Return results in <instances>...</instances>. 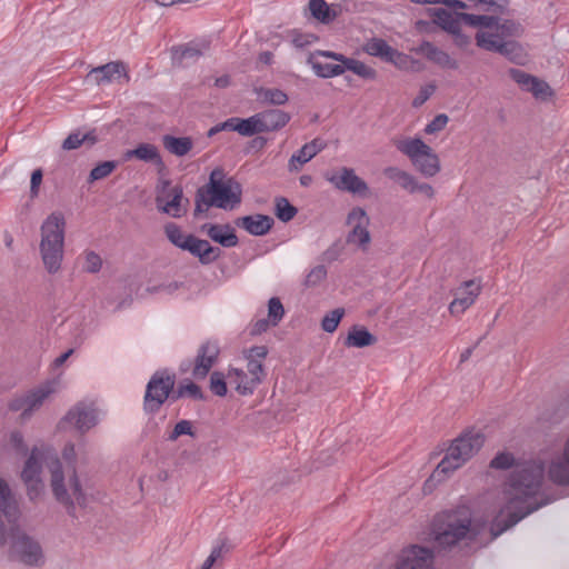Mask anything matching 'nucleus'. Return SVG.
<instances>
[{
  "instance_id": "f257e3e1",
  "label": "nucleus",
  "mask_w": 569,
  "mask_h": 569,
  "mask_svg": "<svg viewBox=\"0 0 569 569\" xmlns=\"http://www.w3.org/2000/svg\"><path fill=\"white\" fill-rule=\"evenodd\" d=\"M545 466L541 461L517 465L503 493L506 503L492 523L485 517H475L468 506H457L437 513L431 526L435 542L441 548L485 546L518 523L541 505L532 499L541 489Z\"/></svg>"
},
{
  "instance_id": "58836bf2",
  "label": "nucleus",
  "mask_w": 569,
  "mask_h": 569,
  "mask_svg": "<svg viewBox=\"0 0 569 569\" xmlns=\"http://www.w3.org/2000/svg\"><path fill=\"white\" fill-rule=\"evenodd\" d=\"M495 27V32H486L487 36H498L499 39L506 40L508 37H518L522 32V28L519 23L513 20H503L499 23V19L497 18V24Z\"/></svg>"
},
{
  "instance_id": "864d4df0",
  "label": "nucleus",
  "mask_w": 569,
  "mask_h": 569,
  "mask_svg": "<svg viewBox=\"0 0 569 569\" xmlns=\"http://www.w3.org/2000/svg\"><path fill=\"white\" fill-rule=\"evenodd\" d=\"M284 316V308L279 298L273 297L268 302V318L272 326H277Z\"/></svg>"
},
{
  "instance_id": "e2e57ef3",
  "label": "nucleus",
  "mask_w": 569,
  "mask_h": 569,
  "mask_svg": "<svg viewBox=\"0 0 569 569\" xmlns=\"http://www.w3.org/2000/svg\"><path fill=\"white\" fill-rule=\"evenodd\" d=\"M436 91V86L433 83H428L419 90L418 96L413 99L412 106L418 108L422 106Z\"/></svg>"
},
{
  "instance_id": "338daca9",
  "label": "nucleus",
  "mask_w": 569,
  "mask_h": 569,
  "mask_svg": "<svg viewBox=\"0 0 569 569\" xmlns=\"http://www.w3.org/2000/svg\"><path fill=\"white\" fill-rule=\"evenodd\" d=\"M270 326H272V325H271V321L269 318L259 319L254 323H252L251 329H250V335H252V336L261 335L262 332H266Z\"/></svg>"
},
{
  "instance_id": "c9c22d12",
  "label": "nucleus",
  "mask_w": 569,
  "mask_h": 569,
  "mask_svg": "<svg viewBox=\"0 0 569 569\" xmlns=\"http://www.w3.org/2000/svg\"><path fill=\"white\" fill-rule=\"evenodd\" d=\"M383 174L386 178H388L390 181L397 183L399 187H401L407 192H409V190L413 183V180L416 178L413 174H411L398 167H393V166L385 168Z\"/></svg>"
},
{
  "instance_id": "aec40b11",
  "label": "nucleus",
  "mask_w": 569,
  "mask_h": 569,
  "mask_svg": "<svg viewBox=\"0 0 569 569\" xmlns=\"http://www.w3.org/2000/svg\"><path fill=\"white\" fill-rule=\"evenodd\" d=\"M320 54L345 63V71H351L365 80H375L377 78V71L373 68L357 59L332 51H321Z\"/></svg>"
},
{
  "instance_id": "7c9ffc66",
  "label": "nucleus",
  "mask_w": 569,
  "mask_h": 569,
  "mask_svg": "<svg viewBox=\"0 0 569 569\" xmlns=\"http://www.w3.org/2000/svg\"><path fill=\"white\" fill-rule=\"evenodd\" d=\"M162 144L170 153L177 157H183L191 151L193 141L190 137H174L166 134L162 137Z\"/></svg>"
},
{
  "instance_id": "bf43d9fd",
  "label": "nucleus",
  "mask_w": 569,
  "mask_h": 569,
  "mask_svg": "<svg viewBox=\"0 0 569 569\" xmlns=\"http://www.w3.org/2000/svg\"><path fill=\"white\" fill-rule=\"evenodd\" d=\"M449 121V117L446 113L437 114L425 128L427 134H435L443 130Z\"/></svg>"
},
{
  "instance_id": "49530a36",
  "label": "nucleus",
  "mask_w": 569,
  "mask_h": 569,
  "mask_svg": "<svg viewBox=\"0 0 569 569\" xmlns=\"http://www.w3.org/2000/svg\"><path fill=\"white\" fill-rule=\"evenodd\" d=\"M315 157L312 150L303 144L297 152H295L289 160V170L297 171L299 168L310 161Z\"/></svg>"
},
{
  "instance_id": "2f4dec72",
  "label": "nucleus",
  "mask_w": 569,
  "mask_h": 569,
  "mask_svg": "<svg viewBox=\"0 0 569 569\" xmlns=\"http://www.w3.org/2000/svg\"><path fill=\"white\" fill-rule=\"evenodd\" d=\"M0 510L9 521H13L18 517V506L11 495V490L7 482L0 478Z\"/></svg>"
},
{
  "instance_id": "bb28decb",
  "label": "nucleus",
  "mask_w": 569,
  "mask_h": 569,
  "mask_svg": "<svg viewBox=\"0 0 569 569\" xmlns=\"http://www.w3.org/2000/svg\"><path fill=\"white\" fill-rule=\"evenodd\" d=\"M228 382L241 396H250L261 382L251 381V376L242 369L231 368L227 375Z\"/></svg>"
},
{
  "instance_id": "f03ea898",
  "label": "nucleus",
  "mask_w": 569,
  "mask_h": 569,
  "mask_svg": "<svg viewBox=\"0 0 569 569\" xmlns=\"http://www.w3.org/2000/svg\"><path fill=\"white\" fill-rule=\"evenodd\" d=\"M241 184L217 167L211 171L209 181L196 192L194 216L208 211L210 207L233 209L241 203Z\"/></svg>"
},
{
  "instance_id": "774afa93",
  "label": "nucleus",
  "mask_w": 569,
  "mask_h": 569,
  "mask_svg": "<svg viewBox=\"0 0 569 569\" xmlns=\"http://www.w3.org/2000/svg\"><path fill=\"white\" fill-rule=\"evenodd\" d=\"M222 546H217L211 550V553L202 563L201 569H211L214 562L222 556Z\"/></svg>"
},
{
  "instance_id": "6e6552de",
  "label": "nucleus",
  "mask_w": 569,
  "mask_h": 569,
  "mask_svg": "<svg viewBox=\"0 0 569 569\" xmlns=\"http://www.w3.org/2000/svg\"><path fill=\"white\" fill-rule=\"evenodd\" d=\"M188 204L189 200L183 197V189L180 184L171 187L169 180L161 181L156 196L158 211L179 219L187 213Z\"/></svg>"
},
{
  "instance_id": "473e14b6",
  "label": "nucleus",
  "mask_w": 569,
  "mask_h": 569,
  "mask_svg": "<svg viewBox=\"0 0 569 569\" xmlns=\"http://www.w3.org/2000/svg\"><path fill=\"white\" fill-rule=\"evenodd\" d=\"M126 157L128 159L137 158L146 162L162 164L158 148L151 143H140L136 149L127 151Z\"/></svg>"
},
{
  "instance_id": "2eb2a0df",
  "label": "nucleus",
  "mask_w": 569,
  "mask_h": 569,
  "mask_svg": "<svg viewBox=\"0 0 569 569\" xmlns=\"http://www.w3.org/2000/svg\"><path fill=\"white\" fill-rule=\"evenodd\" d=\"M63 422L73 425L83 433L97 425L98 417L94 408L79 402L68 411L63 418Z\"/></svg>"
},
{
  "instance_id": "de8ad7c7",
  "label": "nucleus",
  "mask_w": 569,
  "mask_h": 569,
  "mask_svg": "<svg viewBox=\"0 0 569 569\" xmlns=\"http://www.w3.org/2000/svg\"><path fill=\"white\" fill-rule=\"evenodd\" d=\"M343 315H345L343 308H337V309H333L330 312H328L321 321L322 330L326 332H329V333L336 331Z\"/></svg>"
},
{
  "instance_id": "79ce46f5",
  "label": "nucleus",
  "mask_w": 569,
  "mask_h": 569,
  "mask_svg": "<svg viewBox=\"0 0 569 569\" xmlns=\"http://www.w3.org/2000/svg\"><path fill=\"white\" fill-rule=\"evenodd\" d=\"M312 69L318 77L321 78H332L336 76H340L345 72V63H328L320 61H312Z\"/></svg>"
},
{
  "instance_id": "20e7f679",
  "label": "nucleus",
  "mask_w": 569,
  "mask_h": 569,
  "mask_svg": "<svg viewBox=\"0 0 569 569\" xmlns=\"http://www.w3.org/2000/svg\"><path fill=\"white\" fill-rule=\"evenodd\" d=\"M64 217L51 213L41 226L40 253L46 270L54 274L61 269L64 244Z\"/></svg>"
},
{
  "instance_id": "0e129e2a",
  "label": "nucleus",
  "mask_w": 569,
  "mask_h": 569,
  "mask_svg": "<svg viewBox=\"0 0 569 569\" xmlns=\"http://www.w3.org/2000/svg\"><path fill=\"white\" fill-rule=\"evenodd\" d=\"M416 192L422 193L429 199H432L435 196L432 186L426 182H419L417 178H415L413 183L409 190V193Z\"/></svg>"
},
{
  "instance_id": "4c0bfd02",
  "label": "nucleus",
  "mask_w": 569,
  "mask_h": 569,
  "mask_svg": "<svg viewBox=\"0 0 569 569\" xmlns=\"http://www.w3.org/2000/svg\"><path fill=\"white\" fill-rule=\"evenodd\" d=\"M309 10L311 16L322 23H329L337 17V12L325 0H310Z\"/></svg>"
},
{
  "instance_id": "393cba45",
  "label": "nucleus",
  "mask_w": 569,
  "mask_h": 569,
  "mask_svg": "<svg viewBox=\"0 0 569 569\" xmlns=\"http://www.w3.org/2000/svg\"><path fill=\"white\" fill-rule=\"evenodd\" d=\"M416 51L442 68H458V62L455 59L429 41L421 42Z\"/></svg>"
},
{
  "instance_id": "13d9d810",
  "label": "nucleus",
  "mask_w": 569,
  "mask_h": 569,
  "mask_svg": "<svg viewBox=\"0 0 569 569\" xmlns=\"http://www.w3.org/2000/svg\"><path fill=\"white\" fill-rule=\"evenodd\" d=\"M513 463L515 457L512 453L500 452L490 461V467L498 470H506L512 467Z\"/></svg>"
},
{
  "instance_id": "c85d7f7f",
  "label": "nucleus",
  "mask_w": 569,
  "mask_h": 569,
  "mask_svg": "<svg viewBox=\"0 0 569 569\" xmlns=\"http://www.w3.org/2000/svg\"><path fill=\"white\" fill-rule=\"evenodd\" d=\"M377 342V337L373 336L367 328L362 326H352L345 340V346L350 348H365L372 346Z\"/></svg>"
},
{
  "instance_id": "8fccbe9b",
  "label": "nucleus",
  "mask_w": 569,
  "mask_h": 569,
  "mask_svg": "<svg viewBox=\"0 0 569 569\" xmlns=\"http://www.w3.org/2000/svg\"><path fill=\"white\" fill-rule=\"evenodd\" d=\"M227 380L228 378L219 371H213L210 376V390L218 397L227 395Z\"/></svg>"
},
{
  "instance_id": "e433bc0d",
  "label": "nucleus",
  "mask_w": 569,
  "mask_h": 569,
  "mask_svg": "<svg viewBox=\"0 0 569 569\" xmlns=\"http://www.w3.org/2000/svg\"><path fill=\"white\" fill-rule=\"evenodd\" d=\"M262 104L283 106L288 102V94L277 88H259L256 90Z\"/></svg>"
},
{
  "instance_id": "9d476101",
  "label": "nucleus",
  "mask_w": 569,
  "mask_h": 569,
  "mask_svg": "<svg viewBox=\"0 0 569 569\" xmlns=\"http://www.w3.org/2000/svg\"><path fill=\"white\" fill-rule=\"evenodd\" d=\"M477 46L487 51L498 52L510 61L518 62L521 58L522 48L513 40H502L498 36H487L486 32L476 34Z\"/></svg>"
},
{
  "instance_id": "6e6d98bb",
  "label": "nucleus",
  "mask_w": 569,
  "mask_h": 569,
  "mask_svg": "<svg viewBox=\"0 0 569 569\" xmlns=\"http://www.w3.org/2000/svg\"><path fill=\"white\" fill-rule=\"evenodd\" d=\"M327 277V269L325 266L319 264L310 270L305 279V286L307 288L318 286Z\"/></svg>"
},
{
  "instance_id": "cd10ccee",
  "label": "nucleus",
  "mask_w": 569,
  "mask_h": 569,
  "mask_svg": "<svg viewBox=\"0 0 569 569\" xmlns=\"http://www.w3.org/2000/svg\"><path fill=\"white\" fill-rule=\"evenodd\" d=\"M365 50L370 56L379 57L385 61L392 62L395 64H397L400 60L403 59L402 53L390 47L382 39H372L366 44Z\"/></svg>"
},
{
  "instance_id": "7ed1b4c3",
  "label": "nucleus",
  "mask_w": 569,
  "mask_h": 569,
  "mask_svg": "<svg viewBox=\"0 0 569 569\" xmlns=\"http://www.w3.org/2000/svg\"><path fill=\"white\" fill-rule=\"evenodd\" d=\"M485 435L480 430L468 429L452 440L445 457L432 471L431 481H445L457 469L461 468L483 446Z\"/></svg>"
},
{
  "instance_id": "423d86ee",
  "label": "nucleus",
  "mask_w": 569,
  "mask_h": 569,
  "mask_svg": "<svg viewBox=\"0 0 569 569\" xmlns=\"http://www.w3.org/2000/svg\"><path fill=\"white\" fill-rule=\"evenodd\" d=\"M397 150L407 156L418 172L432 178L441 170L438 154L420 138H407L395 142Z\"/></svg>"
},
{
  "instance_id": "f8f14e48",
  "label": "nucleus",
  "mask_w": 569,
  "mask_h": 569,
  "mask_svg": "<svg viewBox=\"0 0 569 569\" xmlns=\"http://www.w3.org/2000/svg\"><path fill=\"white\" fill-rule=\"evenodd\" d=\"M481 292V284L476 280H467L456 290L455 299L449 305V312L459 316L470 308Z\"/></svg>"
},
{
  "instance_id": "ea45409f",
  "label": "nucleus",
  "mask_w": 569,
  "mask_h": 569,
  "mask_svg": "<svg viewBox=\"0 0 569 569\" xmlns=\"http://www.w3.org/2000/svg\"><path fill=\"white\" fill-rule=\"evenodd\" d=\"M164 233L168 240L179 249L186 250L189 243V234H184L181 228L174 222H169L164 226Z\"/></svg>"
},
{
  "instance_id": "c756f323",
  "label": "nucleus",
  "mask_w": 569,
  "mask_h": 569,
  "mask_svg": "<svg viewBox=\"0 0 569 569\" xmlns=\"http://www.w3.org/2000/svg\"><path fill=\"white\" fill-rule=\"evenodd\" d=\"M432 21L447 32H457V27L462 21L458 13L452 14L443 8H435L429 10Z\"/></svg>"
},
{
  "instance_id": "b1692460",
  "label": "nucleus",
  "mask_w": 569,
  "mask_h": 569,
  "mask_svg": "<svg viewBox=\"0 0 569 569\" xmlns=\"http://www.w3.org/2000/svg\"><path fill=\"white\" fill-rule=\"evenodd\" d=\"M273 219L264 214L244 216L237 219L238 227L243 228L250 234L263 236L270 231L273 226Z\"/></svg>"
},
{
  "instance_id": "c03bdc74",
  "label": "nucleus",
  "mask_w": 569,
  "mask_h": 569,
  "mask_svg": "<svg viewBox=\"0 0 569 569\" xmlns=\"http://www.w3.org/2000/svg\"><path fill=\"white\" fill-rule=\"evenodd\" d=\"M182 397H189L194 400L204 399L201 388L192 381H189L186 385H180L178 389L172 393V400H177Z\"/></svg>"
},
{
  "instance_id": "09e8293b",
  "label": "nucleus",
  "mask_w": 569,
  "mask_h": 569,
  "mask_svg": "<svg viewBox=\"0 0 569 569\" xmlns=\"http://www.w3.org/2000/svg\"><path fill=\"white\" fill-rule=\"evenodd\" d=\"M258 120L257 113L247 119L241 118L238 127V133L243 137H251L257 133H261Z\"/></svg>"
},
{
  "instance_id": "603ef678",
  "label": "nucleus",
  "mask_w": 569,
  "mask_h": 569,
  "mask_svg": "<svg viewBox=\"0 0 569 569\" xmlns=\"http://www.w3.org/2000/svg\"><path fill=\"white\" fill-rule=\"evenodd\" d=\"M83 271L88 273H97L102 268V259L101 257L91 250H87L83 252Z\"/></svg>"
},
{
  "instance_id": "4468645a",
  "label": "nucleus",
  "mask_w": 569,
  "mask_h": 569,
  "mask_svg": "<svg viewBox=\"0 0 569 569\" xmlns=\"http://www.w3.org/2000/svg\"><path fill=\"white\" fill-rule=\"evenodd\" d=\"M220 353L218 343L207 341L200 346L194 360L192 376L196 379H203L209 373L212 366L216 363Z\"/></svg>"
},
{
  "instance_id": "a878e982",
  "label": "nucleus",
  "mask_w": 569,
  "mask_h": 569,
  "mask_svg": "<svg viewBox=\"0 0 569 569\" xmlns=\"http://www.w3.org/2000/svg\"><path fill=\"white\" fill-rule=\"evenodd\" d=\"M89 76H94V80L98 84L109 83L113 81L117 77L121 76L129 79L126 64L121 61H112L103 66L93 68Z\"/></svg>"
},
{
  "instance_id": "4d7b16f0",
  "label": "nucleus",
  "mask_w": 569,
  "mask_h": 569,
  "mask_svg": "<svg viewBox=\"0 0 569 569\" xmlns=\"http://www.w3.org/2000/svg\"><path fill=\"white\" fill-rule=\"evenodd\" d=\"M509 76L525 91H527L529 89V87L532 84V82L536 78L520 69H515V68L509 70Z\"/></svg>"
},
{
  "instance_id": "a19ab883",
  "label": "nucleus",
  "mask_w": 569,
  "mask_h": 569,
  "mask_svg": "<svg viewBox=\"0 0 569 569\" xmlns=\"http://www.w3.org/2000/svg\"><path fill=\"white\" fill-rule=\"evenodd\" d=\"M297 212V208L292 206L287 198L278 197L274 199V213L282 222L292 220Z\"/></svg>"
},
{
  "instance_id": "ddd939ff",
  "label": "nucleus",
  "mask_w": 569,
  "mask_h": 569,
  "mask_svg": "<svg viewBox=\"0 0 569 569\" xmlns=\"http://www.w3.org/2000/svg\"><path fill=\"white\" fill-rule=\"evenodd\" d=\"M327 180L341 191L363 193L368 190L366 181L358 177L353 169L347 167L328 176Z\"/></svg>"
},
{
  "instance_id": "6ab92c4d",
  "label": "nucleus",
  "mask_w": 569,
  "mask_h": 569,
  "mask_svg": "<svg viewBox=\"0 0 569 569\" xmlns=\"http://www.w3.org/2000/svg\"><path fill=\"white\" fill-rule=\"evenodd\" d=\"M201 231L224 248H232L239 243L236 231L229 223H204Z\"/></svg>"
},
{
  "instance_id": "4be33fe9",
  "label": "nucleus",
  "mask_w": 569,
  "mask_h": 569,
  "mask_svg": "<svg viewBox=\"0 0 569 569\" xmlns=\"http://www.w3.org/2000/svg\"><path fill=\"white\" fill-rule=\"evenodd\" d=\"M261 132H273L282 129L290 121L291 116L280 109H267L257 113Z\"/></svg>"
},
{
  "instance_id": "f704fd0d",
  "label": "nucleus",
  "mask_w": 569,
  "mask_h": 569,
  "mask_svg": "<svg viewBox=\"0 0 569 569\" xmlns=\"http://www.w3.org/2000/svg\"><path fill=\"white\" fill-rule=\"evenodd\" d=\"M40 451L38 448H33L29 458L27 459L21 478L23 481H34L40 479L41 463H40Z\"/></svg>"
},
{
  "instance_id": "dca6fc26",
  "label": "nucleus",
  "mask_w": 569,
  "mask_h": 569,
  "mask_svg": "<svg viewBox=\"0 0 569 569\" xmlns=\"http://www.w3.org/2000/svg\"><path fill=\"white\" fill-rule=\"evenodd\" d=\"M268 356V348L266 346H253L243 350V357L247 360V373L251 376V381L263 382L267 372L263 366V360Z\"/></svg>"
},
{
  "instance_id": "37998d69",
  "label": "nucleus",
  "mask_w": 569,
  "mask_h": 569,
  "mask_svg": "<svg viewBox=\"0 0 569 569\" xmlns=\"http://www.w3.org/2000/svg\"><path fill=\"white\" fill-rule=\"evenodd\" d=\"M370 241L371 237L368 227H353L347 236L348 243L357 244L362 250H367Z\"/></svg>"
},
{
  "instance_id": "0eeeda50",
  "label": "nucleus",
  "mask_w": 569,
  "mask_h": 569,
  "mask_svg": "<svg viewBox=\"0 0 569 569\" xmlns=\"http://www.w3.org/2000/svg\"><path fill=\"white\" fill-rule=\"evenodd\" d=\"M176 376L167 370L156 371L149 380L143 398V409L148 413H156L173 393Z\"/></svg>"
},
{
  "instance_id": "f3484780",
  "label": "nucleus",
  "mask_w": 569,
  "mask_h": 569,
  "mask_svg": "<svg viewBox=\"0 0 569 569\" xmlns=\"http://www.w3.org/2000/svg\"><path fill=\"white\" fill-rule=\"evenodd\" d=\"M186 251L197 257L202 264H210L221 257V249L213 247L209 241L189 234V243Z\"/></svg>"
},
{
  "instance_id": "72a5a7b5",
  "label": "nucleus",
  "mask_w": 569,
  "mask_h": 569,
  "mask_svg": "<svg viewBox=\"0 0 569 569\" xmlns=\"http://www.w3.org/2000/svg\"><path fill=\"white\" fill-rule=\"evenodd\" d=\"M97 142L96 131H89L87 133H81L80 131H76L70 133L64 141L62 142L63 150H74L80 148L82 144H87L89 147L93 146Z\"/></svg>"
},
{
  "instance_id": "5fc2aeb1",
  "label": "nucleus",
  "mask_w": 569,
  "mask_h": 569,
  "mask_svg": "<svg viewBox=\"0 0 569 569\" xmlns=\"http://www.w3.org/2000/svg\"><path fill=\"white\" fill-rule=\"evenodd\" d=\"M347 224L350 226L351 229L353 227H368L369 218L362 208L356 207L348 213Z\"/></svg>"
},
{
  "instance_id": "39448f33",
  "label": "nucleus",
  "mask_w": 569,
  "mask_h": 569,
  "mask_svg": "<svg viewBox=\"0 0 569 569\" xmlns=\"http://www.w3.org/2000/svg\"><path fill=\"white\" fill-rule=\"evenodd\" d=\"M49 468L51 472V488L54 498L67 507L70 516H73L74 502L79 506H84L87 500L74 468L72 469V475L69 478V488H67L64 483L62 466L58 458H54L51 461Z\"/></svg>"
},
{
  "instance_id": "5701e85b",
  "label": "nucleus",
  "mask_w": 569,
  "mask_h": 569,
  "mask_svg": "<svg viewBox=\"0 0 569 569\" xmlns=\"http://www.w3.org/2000/svg\"><path fill=\"white\" fill-rule=\"evenodd\" d=\"M54 392L53 382H46L32 390L27 395V407L24 412H21V420H27L31 417L34 410H38L44 402V400Z\"/></svg>"
},
{
  "instance_id": "69168bd1",
  "label": "nucleus",
  "mask_w": 569,
  "mask_h": 569,
  "mask_svg": "<svg viewBox=\"0 0 569 569\" xmlns=\"http://www.w3.org/2000/svg\"><path fill=\"white\" fill-rule=\"evenodd\" d=\"M11 445L21 455H27L28 447L24 443L23 436L20 431H13L10 437Z\"/></svg>"
},
{
  "instance_id": "a211bd4d",
  "label": "nucleus",
  "mask_w": 569,
  "mask_h": 569,
  "mask_svg": "<svg viewBox=\"0 0 569 569\" xmlns=\"http://www.w3.org/2000/svg\"><path fill=\"white\" fill-rule=\"evenodd\" d=\"M548 476L556 485L569 486V437L561 453L550 462Z\"/></svg>"
},
{
  "instance_id": "9b49d317",
  "label": "nucleus",
  "mask_w": 569,
  "mask_h": 569,
  "mask_svg": "<svg viewBox=\"0 0 569 569\" xmlns=\"http://www.w3.org/2000/svg\"><path fill=\"white\" fill-rule=\"evenodd\" d=\"M12 548L19 555L22 562L38 565L42 558L40 545L19 528L11 530Z\"/></svg>"
},
{
  "instance_id": "680f3d73",
  "label": "nucleus",
  "mask_w": 569,
  "mask_h": 569,
  "mask_svg": "<svg viewBox=\"0 0 569 569\" xmlns=\"http://www.w3.org/2000/svg\"><path fill=\"white\" fill-rule=\"evenodd\" d=\"M527 91L531 92L536 98L541 99H545L551 94L549 84L538 78H535L532 84L529 87Z\"/></svg>"
},
{
  "instance_id": "052dcab7",
  "label": "nucleus",
  "mask_w": 569,
  "mask_h": 569,
  "mask_svg": "<svg viewBox=\"0 0 569 569\" xmlns=\"http://www.w3.org/2000/svg\"><path fill=\"white\" fill-rule=\"evenodd\" d=\"M183 435L193 436L192 423L189 420H180L177 422L168 439L170 441H176L180 436Z\"/></svg>"
},
{
  "instance_id": "3c124183",
  "label": "nucleus",
  "mask_w": 569,
  "mask_h": 569,
  "mask_svg": "<svg viewBox=\"0 0 569 569\" xmlns=\"http://www.w3.org/2000/svg\"><path fill=\"white\" fill-rule=\"evenodd\" d=\"M116 161H103L97 164L89 174V182L107 178L116 169Z\"/></svg>"
},
{
  "instance_id": "412c9836",
  "label": "nucleus",
  "mask_w": 569,
  "mask_h": 569,
  "mask_svg": "<svg viewBox=\"0 0 569 569\" xmlns=\"http://www.w3.org/2000/svg\"><path fill=\"white\" fill-rule=\"evenodd\" d=\"M207 50V43H187L173 47L171 50L173 64L186 67L190 62H196Z\"/></svg>"
},
{
  "instance_id": "a18cd8bd",
  "label": "nucleus",
  "mask_w": 569,
  "mask_h": 569,
  "mask_svg": "<svg viewBox=\"0 0 569 569\" xmlns=\"http://www.w3.org/2000/svg\"><path fill=\"white\" fill-rule=\"evenodd\" d=\"M458 17L470 27L492 28L497 24V18L492 16H477L471 13H458Z\"/></svg>"
},
{
  "instance_id": "1a4fd4ad",
  "label": "nucleus",
  "mask_w": 569,
  "mask_h": 569,
  "mask_svg": "<svg viewBox=\"0 0 569 569\" xmlns=\"http://www.w3.org/2000/svg\"><path fill=\"white\" fill-rule=\"evenodd\" d=\"M396 569H433V552L428 547L409 546L400 552Z\"/></svg>"
}]
</instances>
